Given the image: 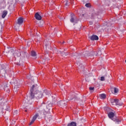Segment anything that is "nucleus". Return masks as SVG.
I'll return each instance as SVG.
<instances>
[{"label":"nucleus","instance_id":"obj_3","mask_svg":"<svg viewBox=\"0 0 126 126\" xmlns=\"http://www.w3.org/2000/svg\"><path fill=\"white\" fill-rule=\"evenodd\" d=\"M111 105H116V106H123V103L120 102L118 99H114L111 100Z\"/></svg>","mask_w":126,"mask_h":126},{"label":"nucleus","instance_id":"obj_9","mask_svg":"<svg viewBox=\"0 0 126 126\" xmlns=\"http://www.w3.org/2000/svg\"><path fill=\"white\" fill-rule=\"evenodd\" d=\"M35 17L37 20H41V19H42V17L40 15V14H39V13L38 12L35 13Z\"/></svg>","mask_w":126,"mask_h":126},{"label":"nucleus","instance_id":"obj_30","mask_svg":"<svg viewBox=\"0 0 126 126\" xmlns=\"http://www.w3.org/2000/svg\"><path fill=\"white\" fill-rule=\"evenodd\" d=\"M89 24H90V25H92L93 24V22L90 21V22H89Z\"/></svg>","mask_w":126,"mask_h":126},{"label":"nucleus","instance_id":"obj_21","mask_svg":"<svg viewBox=\"0 0 126 126\" xmlns=\"http://www.w3.org/2000/svg\"><path fill=\"white\" fill-rule=\"evenodd\" d=\"M68 1L66 0L63 2V3L65 5V6H68Z\"/></svg>","mask_w":126,"mask_h":126},{"label":"nucleus","instance_id":"obj_17","mask_svg":"<svg viewBox=\"0 0 126 126\" xmlns=\"http://www.w3.org/2000/svg\"><path fill=\"white\" fill-rule=\"evenodd\" d=\"M67 126H76V123L72 122L70 124H68Z\"/></svg>","mask_w":126,"mask_h":126},{"label":"nucleus","instance_id":"obj_6","mask_svg":"<svg viewBox=\"0 0 126 126\" xmlns=\"http://www.w3.org/2000/svg\"><path fill=\"white\" fill-rule=\"evenodd\" d=\"M108 116L109 119H111L112 121H113V119L116 118V116H115V113H114V112H109L108 114Z\"/></svg>","mask_w":126,"mask_h":126},{"label":"nucleus","instance_id":"obj_11","mask_svg":"<svg viewBox=\"0 0 126 126\" xmlns=\"http://www.w3.org/2000/svg\"><path fill=\"white\" fill-rule=\"evenodd\" d=\"M22 23H23V18L20 17L18 19L17 24H18L19 25H21Z\"/></svg>","mask_w":126,"mask_h":126},{"label":"nucleus","instance_id":"obj_14","mask_svg":"<svg viewBox=\"0 0 126 126\" xmlns=\"http://www.w3.org/2000/svg\"><path fill=\"white\" fill-rule=\"evenodd\" d=\"M99 97L100 99H102V100H104L106 98V94H99Z\"/></svg>","mask_w":126,"mask_h":126},{"label":"nucleus","instance_id":"obj_16","mask_svg":"<svg viewBox=\"0 0 126 126\" xmlns=\"http://www.w3.org/2000/svg\"><path fill=\"white\" fill-rule=\"evenodd\" d=\"M112 121H114V122H115L116 124H119L121 121L120 120L117 119V117H115L113 119H112Z\"/></svg>","mask_w":126,"mask_h":126},{"label":"nucleus","instance_id":"obj_35","mask_svg":"<svg viewBox=\"0 0 126 126\" xmlns=\"http://www.w3.org/2000/svg\"><path fill=\"white\" fill-rule=\"evenodd\" d=\"M66 50H67V49H65L64 50V51H66Z\"/></svg>","mask_w":126,"mask_h":126},{"label":"nucleus","instance_id":"obj_8","mask_svg":"<svg viewBox=\"0 0 126 126\" xmlns=\"http://www.w3.org/2000/svg\"><path fill=\"white\" fill-rule=\"evenodd\" d=\"M90 39H91L92 41H95L99 40V37L96 35H93L90 37Z\"/></svg>","mask_w":126,"mask_h":126},{"label":"nucleus","instance_id":"obj_7","mask_svg":"<svg viewBox=\"0 0 126 126\" xmlns=\"http://www.w3.org/2000/svg\"><path fill=\"white\" fill-rule=\"evenodd\" d=\"M38 116H39V115H38V114H35L33 117L31 123L29 124V126H31V125H32L33 124V123H34V122H35V121H36V119H37V118H38Z\"/></svg>","mask_w":126,"mask_h":126},{"label":"nucleus","instance_id":"obj_32","mask_svg":"<svg viewBox=\"0 0 126 126\" xmlns=\"http://www.w3.org/2000/svg\"><path fill=\"white\" fill-rule=\"evenodd\" d=\"M74 58H75V59H76V58L75 57H76V56H74Z\"/></svg>","mask_w":126,"mask_h":126},{"label":"nucleus","instance_id":"obj_12","mask_svg":"<svg viewBox=\"0 0 126 126\" xmlns=\"http://www.w3.org/2000/svg\"><path fill=\"white\" fill-rule=\"evenodd\" d=\"M14 56L15 58H18V57H20V56H21V53L19 51H17L14 54Z\"/></svg>","mask_w":126,"mask_h":126},{"label":"nucleus","instance_id":"obj_18","mask_svg":"<svg viewBox=\"0 0 126 126\" xmlns=\"http://www.w3.org/2000/svg\"><path fill=\"white\" fill-rule=\"evenodd\" d=\"M19 88V87L18 86L15 85L13 88V91L14 92H16L17 91V90H18Z\"/></svg>","mask_w":126,"mask_h":126},{"label":"nucleus","instance_id":"obj_19","mask_svg":"<svg viewBox=\"0 0 126 126\" xmlns=\"http://www.w3.org/2000/svg\"><path fill=\"white\" fill-rule=\"evenodd\" d=\"M60 53L61 54L62 56H63V57H64L65 56H67L68 54L67 52H60Z\"/></svg>","mask_w":126,"mask_h":126},{"label":"nucleus","instance_id":"obj_10","mask_svg":"<svg viewBox=\"0 0 126 126\" xmlns=\"http://www.w3.org/2000/svg\"><path fill=\"white\" fill-rule=\"evenodd\" d=\"M5 73H6V71H5V69H2L0 70V74L2 76H5Z\"/></svg>","mask_w":126,"mask_h":126},{"label":"nucleus","instance_id":"obj_28","mask_svg":"<svg viewBox=\"0 0 126 126\" xmlns=\"http://www.w3.org/2000/svg\"><path fill=\"white\" fill-rule=\"evenodd\" d=\"M14 115H17V114H18V111H17V110H15V111H14Z\"/></svg>","mask_w":126,"mask_h":126},{"label":"nucleus","instance_id":"obj_22","mask_svg":"<svg viewBox=\"0 0 126 126\" xmlns=\"http://www.w3.org/2000/svg\"><path fill=\"white\" fill-rule=\"evenodd\" d=\"M44 93L46 95H48V96H51V93L48 91H44Z\"/></svg>","mask_w":126,"mask_h":126},{"label":"nucleus","instance_id":"obj_23","mask_svg":"<svg viewBox=\"0 0 126 126\" xmlns=\"http://www.w3.org/2000/svg\"><path fill=\"white\" fill-rule=\"evenodd\" d=\"M85 6H86V7H91V4L90 3H86Z\"/></svg>","mask_w":126,"mask_h":126},{"label":"nucleus","instance_id":"obj_25","mask_svg":"<svg viewBox=\"0 0 126 126\" xmlns=\"http://www.w3.org/2000/svg\"><path fill=\"white\" fill-rule=\"evenodd\" d=\"M119 92V89L118 88H114V93H118Z\"/></svg>","mask_w":126,"mask_h":126},{"label":"nucleus","instance_id":"obj_29","mask_svg":"<svg viewBox=\"0 0 126 126\" xmlns=\"http://www.w3.org/2000/svg\"><path fill=\"white\" fill-rule=\"evenodd\" d=\"M89 89L91 91L94 90V87H90Z\"/></svg>","mask_w":126,"mask_h":126},{"label":"nucleus","instance_id":"obj_13","mask_svg":"<svg viewBox=\"0 0 126 126\" xmlns=\"http://www.w3.org/2000/svg\"><path fill=\"white\" fill-rule=\"evenodd\" d=\"M7 15V11H3L2 14V18H5V16Z\"/></svg>","mask_w":126,"mask_h":126},{"label":"nucleus","instance_id":"obj_33","mask_svg":"<svg viewBox=\"0 0 126 126\" xmlns=\"http://www.w3.org/2000/svg\"><path fill=\"white\" fill-rule=\"evenodd\" d=\"M64 41H63V44H64Z\"/></svg>","mask_w":126,"mask_h":126},{"label":"nucleus","instance_id":"obj_24","mask_svg":"<svg viewBox=\"0 0 126 126\" xmlns=\"http://www.w3.org/2000/svg\"><path fill=\"white\" fill-rule=\"evenodd\" d=\"M100 81H105V77L102 76L100 77Z\"/></svg>","mask_w":126,"mask_h":126},{"label":"nucleus","instance_id":"obj_31","mask_svg":"<svg viewBox=\"0 0 126 126\" xmlns=\"http://www.w3.org/2000/svg\"><path fill=\"white\" fill-rule=\"evenodd\" d=\"M9 51H10V49H8V51H6V53H9Z\"/></svg>","mask_w":126,"mask_h":126},{"label":"nucleus","instance_id":"obj_1","mask_svg":"<svg viewBox=\"0 0 126 126\" xmlns=\"http://www.w3.org/2000/svg\"><path fill=\"white\" fill-rule=\"evenodd\" d=\"M37 84L32 85L30 90V94L29 95H26L24 100V108H27L29 105H31L33 102V99H41L43 97V93L41 92L37 91Z\"/></svg>","mask_w":126,"mask_h":126},{"label":"nucleus","instance_id":"obj_27","mask_svg":"<svg viewBox=\"0 0 126 126\" xmlns=\"http://www.w3.org/2000/svg\"><path fill=\"white\" fill-rule=\"evenodd\" d=\"M15 29H16V30H19V28L18 27V26L17 25H16L15 26Z\"/></svg>","mask_w":126,"mask_h":126},{"label":"nucleus","instance_id":"obj_34","mask_svg":"<svg viewBox=\"0 0 126 126\" xmlns=\"http://www.w3.org/2000/svg\"><path fill=\"white\" fill-rule=\"evenodd\" d=\"M25 112H27V110H25Z\"/></svg>","mask_w":126,"mask_h":126},{"label":"nucleus","instance_id":"obj_15","mask_svg":"<svg viewBox=\"0 0 126 126\" xmlns=\"http://www.w3.org/2000/svg\"><path fill=\"white\" fill-rule=\"evenodd\" d=\"M67 100H66L65 102H64V101H61L60 102V104L62 107H64L66 105H67Z\"/></svg>","mask_w":126,"mask_h":126},{"label":"nucleus","instance_id":"obj_5","mask_svg":"<svg viewBox=\"0 0 126 126\" xmlns=\"http://www.w3.org/2000/svg\"><path fill=\"white\" fill-rule=\"evenodd\" d=\"M0 109H2V110H6V111H8L9 107L5 105L4 103L2 102L0 105Z\"/></svg>","mask_w":126,"mask_h":126},{"label":"nucleus","instance_id":"obj_20","mask_svg":"<svg viewBox=\"0 0 126 126\" xmlns=\"http://www.w3.org/2000/svg\"><path fill=\"white\" fill-rule=\"evenodd\" d=\"M31 56L32 57H36L37 56V54H36V52L35 51H32Z\"/></svg>","mask_w":126,"mask_h":126},{"label":"nucleus","instance_id":"obj_4","mask_svg":"<svg viewBox=\"0 0 126 126\" xmlns=\"http://www.w3.org/2000/svg\"><path fill=\"white\" fill-rule=\"evenodd\" d=\"M70 22H71V23H73V22H74V25H75V24L77 23V22H78V20H75V16H74V14H71V19H70Z\"/></svg>","mask_w":126,"mask_h":126},{"label":"nucleus","instance_id":"obj_26","mask_svg":"<svg viewBox=\"0 0 126 126\" xmlns=\"http://www.w3.org/2000/svg\"><path fill=\"white\" fill-rule=\"evenodd\" d=\"M101 54H102V53H101V51H98V53H97L96 56H100Z\"/></svg>","mask_w":126,"mask_h":126},{"label":"nucleus","instance_id":"obj_2","mask_svg":"<svg viewBox=\"0 0 126 126\" xmlns=\"http://www.w3.org/2000/svg\"><path fill=\"white\" fill-rule=\"evenodd\" d=\"M52 107V104H50L48 105L43 104L42 106L43 115L45 116V118L48 119V121L52 120V116L50 115V110H51V107Z\"/></svg>","mask_w":126,"mask_h":126}]
</instances>
